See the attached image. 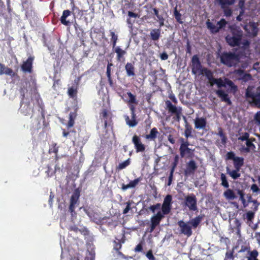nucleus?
Masks as SVG:
<instances>
[{
    "instance_id": "obj_1",
    "label": "nucleus",
    "mask_w": 260,
    "mask_h": 260,
    "mask_svg": "<svg viewBox=\"0 0 260 260\" xmlns=\"http://www.w3.org/2000/svg\"><path fill=\"white\" fill-rule=\"evenodd\" d=\"M172 196L171 194L167 195L161 205V210L158 211L156 214L151 216L150 226L147 230L148 232L152 233L156 226L160 224L161 220L165 217V215L170 213L172 209Z\"/></svg>"
},
{
    "instance_id": "obj_2",
    "label": "nucleus",
    "mask_w": 260,
    "mask_h": 260,
    "mask_svg": "<svg viewBox=\"0 0 260 260\" xmlns=\"http://www.w3.org/2000/svg\"><path fill=\"white\" fill-rule=\"evenodd\" d=\"M245 96L251 106L260 108V85L257 87L248 86L246 89Z\"/></svg>"
},
{
    "instance_id": "obj_3",
    "label": "nucleus",
    "mask_w": 260,
    "mask_h": 260,
    "mask_svg": "<svg viewBox=\"0 0 260 260\" xmlns=\"http://www.w3.org/2000/svg\"><path fill=\"white\" fill-rule=\"evenodd\" d=\"M231 35H228L225 37L226 43L231 47L239 46L241 44L243 32L239 28L232 27Z\"/></svg>"
},
{
    "instance_id": "obj_4",
    "label": "nucleus",
    "mask_w": 260,
    "mask_h": 260,
    "mask_svg": "<svg viewBox=\"0 0 260 260\" xmlns=\"http://www.w3.org/2000/svg\"><path fill=\"white\" fill-rule=\"evenodd\" d=\"M220 58L222 63L229 67H232L236 66L239 61L240 56L235 52H223L220 55Z\"/></svg>"
},
{
    "instance_id": "obj_5",
    "label": "nucleus",
    "mask_w": 260,
    "mask_h": 260,
    "mask_svg": "<svg viewBox=\"0 0 260 260\" xmlns=\"http://www.w3.org/2000/svg\"><path fill=\"white\" fill-rule=\"evenodd\" d=\"M166 109L167 110L171 115L174 116L173 119L174 121L179 122L182 115V108L176 107L172 104L171 101L167 100L165 101Z\"/></svg>"
},
{
    "instance_id": "obj_6",
    "label": "nucleus",
    "mask_w": 260,
    "mask_h": 260,
    "mask_svg": "<svg viewBox=\"0 0 260 260\" xmlns=\"http://www.w3.org/2000/svg\"><path fill=\"white\" fill-rule=\"evenodd\" d=\"M80 196V190L79 188H76L73 191L70 199L69 211L71 214L72 219L76 218L77 216V213L75 211V206L79 202Z\"/></svg>"
},
{
    "instance_id": "obj_7",
    "label": "nucleus",
    "mask_w": 260,
    "mask_h": 260,
    "mask_svg": "<svg viewBox=\"0 0 260 260\" xmlns=\"http://www.w3.org/2000/svg\"><path fill=\"white\" fill-rule=\"evenodd\" d=\"M184 204L191 211L198 210L197 198L193 193H190L184 197Z\"/></svg>"
},
{
    "instance_id": "obj_8",
    "label": "nucleus",
    "mask_w": 260,
    "mask_h": 260,
    "mask_svg": "<svg viewBox=\"0 0 260 260\" xmlns=\"http://www.w3.org/2000/svg\"><path fill=\"white\" fill-rule=\"evenodd\" d=\"M217 2L223 11L224 15L226 17L231 16L233 11L229 6L234 5L236 0H217Z\"/></svg>"
},
{
    "instance_id": "obj_9",
    "label": "nucleus",
    "mask_w": 260,
    "mask_h": 260,
    "mask_svg": "<svg viewBox=\"0 0 260 260\" xmlns=\"http://www.w3.org/2000/svg\"><path fill=\"white\" fill-rule=\"evenodd\" d=\"M191 69L193 75H200V73L202 72V66L197 55H193L191 58Z\"/></svg>"
},
{
    "instance_id": "obj_10",
    "label": "nucleus",
    "mask_w": 260,
    "mask_h": 260,
    "mask_svg": "<svg viewBox=\"0 0 260 260\" xmlns=\"http://www.w3.org/2000/svg\"><path fill=\"white\" fill-rule=\"evenodd\" d=\"M198 169V165L194 160H190L186 164L184 175L186 177L193 175Z\"/></svg>"
},
{
    "instance_id": "obj_11",
    "label": "nucleus",
    "mask_w": 260,
    "mask_h": 260,
    "mask_svg": "<svg viewBox=\"0 0 260 260\" xmlns=\"http://www.w3.org/2000/svg\"><path fill=\"white\" fill-rule=\"evenodd\" d=\"M177 225L180 228V233L187 236L188 237L192 235L191 227L183 220H179Z\"/></svg>"
},
{
    "instance_id": "obj_12",
    "label": "nucleus",
    "mask_w": 260,
    "mask_h": 260,
    "mask_svg": "<svg viewBox=\"0 0 260 260\" xmlns=\"http://www.w3.org/2000/svg\"><path fill=\"white\" fill-rule=\"evenodd\" d=\"M132 142L137 152H143L145 150V146L142 144L140 138L137 135H135L133 137Z\"/></svg>"
},
{
    "instance_id": "obj_13",
    "label": "nucleus",
    "mask_w": 260,
    "mask_h": 260,
    "mask_svg": "<svg viewBox=\"0 0 260 260\" xmlns=\"http://www.w3.org/2000/svg\"><path fill=\"white\" fill-rule=\"evenodd\" d=\"M34 60V57L29 56L26 59V61H24L22 64L21 68L22 71L24 73H31L32 71V62Z\"/></svg>"
},
{
    "instance_id": "obj_14",
    "label": "nucleus",
    "mask_w": 260,
    "mask_h": 260,
    "mask_svg": "<svg viewBox=\"0 0 260 260\" xmlns=\"http://www.w3.org/2000/svg\"><path fill=\"white\" fill-rule=\"evenodd\" d=\"M181 141L183 142L181 143L179 150L180 154L181 157H184L185 156L186 154H190L191 152V149L188 148V146L189 145V142L188 141L184 142V139L181 138L180 139Z\"/></svg>"
},
{
    "instance_id": "obj_15",
    "label": "nucleus",
    "mask_w": 260,
    "mask_h": 260,
    "mask_svg": "<svg viewBox=\"0 0 260 260\" xmlns=\"http://www.w3.org/2000/svg\"><path fill=\"white\" fill-rule=\"evenodd\" d=\"M20 103V112L25 116L30 115L33 111V108L30 106V102L24 103V101H23L22 103L21 102Z\"/></svg>"
},
{
    "instance_id": "obj_16",
    "label": "nucleus",
    "mask_w": 260,
    "mask_h": 260,
    "mask_svg": "<svg viewBox=\"0 0 260 260\" xmlns=\"http://www.w3.org/2000/svg\"><path fill=\"white\" fill-rule=\"evenodd\" d=\"M194 127L197 129H205L207 125L206 117H197L194 119Z\"/></svg>"
},
{
    "instance_id": "obj_17",
    "label": "nucleus",
    "mask_w": 260,
    "mask_h": 260,
    "mask_svg": "<svg viewBox=\"0 0 260 260\" xmlns=\"http://www.w3.org/2000/svg\"><path fill=\"white\" fill-rule=\"evenodd\" d=\"M116 53V60L118 62H123L125 60L124 56L126 54V51L122 49L119 46L113 49Z\"/></svg>"
},
{
    "instance_id": "obj_18",
    "label": "nucleus",
    "mask_w": 260,
    "mask_h": 260,
    "mask_svg": "<svg viewBox=\"0 0 260 260\" xmlns=\"http://www.w3.org/2000/svg\"><path fill=\"white\" fill-rule=\"evenodd\" d=\"M3 74L10 76L11 77H14L17 75V74L13 72L12 69L0 63V75Z\"/></svg>"
},
{
    "instance_id": "obj_19",
    "label": "nucleus",
    "mask_w": 260,
    "mask_h": 260,
    "mask_svg": "<svg viewBox=\"0 0 260 260\" xmlns=\"http://www.w3.org/2000/svg\"><path fill=\"white\" fill-rule=\"evenodd\" d=\"M127 15L128 17L126 19V22L127 23L128 27L131 29H132L133 24L135 22L136 18H139V15L132 11H128Z\"/></svg>"
},
{
    "instance_id": "obj_20",
    "label": "nucleus",
    "mask_w": 260,
    "mask_h": 260,
    "mask_svg": "<svg viewBox=\"0 0 260 260\" xmlns=\"http://www.w3.org/2000/svg\"><path fill=\"white\" fill-rule=\"evenodd\" d=\"M244 28L248 34L253 36L257 35L258 29L256 24L254 22H250L249 24L246 25Z\"/></svg>"
},
{
    "instance_id": "obj_21",
    "label": "nucleus",
    "mask_w": 260,
    "mask_h": 260,
    "mask_svg": "<svg viewBox=\"0 0 260 260\" xmlns=\"http://www.w3.org/2000/svg\"><path fill=\"white\" fill-rule=\"evenodd\" d=\"M224 197L228 200H234L237 198L235 191L232 189L228 188L223 192Z\"/></svg>"
},
{
    "instance_id": "obj_22",
    "label": "nucleus",
    "mask_w": 260,
    "mask_h": 260,
    "mask_svg": "<svg viewBox=\"0 0 260 260\" xmlns=\"http://www.w3.org/2000/svg\"><path fill=\"white\" fill-rule=\"evenodd\" d=\"M217 96L220 98L222 101L226 102L229 105H231L232 102L229 97V95L223 90L219 89L216 91Z\"/></svg>"
},
{
    "instance_id": "obj_23",
    "label": "nucleus",
    "mask_w": 260,
    "mask_h": 260,
    "mask_svg": "<svg viewBox=\"0 0 260 260\" xmlns=\"http://www.w3.org/2000/svg\"><path fill=\"white\" fill-rule=\"evenodd\" d=\"M71 14V12L70 10H64L60 19V22L65 26H70L71 22L69 20H67V18Z\"/></svg>"
},
{
    "instance_id": "obj_24",
    "label": "nucleus",
    "mask_w": 260,
    "mask_h": 260,
    "mask_svg": "<svg viewBox=\"0 0 260 260\" xmlns=\"http://www.w3.org/2000/svg\"><path fill=\"white\" fill-rule=\"evenodd\" d=\"M179 161V156L178 155H176L174 158V161L172 164V167L170 171V175L169 176V183L168 184L170 185L171 183V182L173 179V173L175 170V168L176 167Z\"/></svg>"
},
{
    "instance_id": "obj_25",
    "label": "nucleus",
    "mask_w": 260,
    "mask_h": 260,
    "mask_svg": "<svg viewBox=\"0 0 260 260\" xmlns=\"http://www.w3.org/2000/svg\"><path fill=\"white\" fill-rule=\"evenodd\" d=\"M122 244L121 241L119 240H117V241H114V250H115L117 254V256L119 257H121L122 258H125V255L119 251V250L121 248Z\"/></svg>"
},
{
    "instance_id": "obj_26",
    "label": "nucleus",
    "mask_w": 260,
    "mask_h": 260,
    "mask_svg": "<svg viewBox=\"0 0 260 260\" xmlns=\"http://www.w3.org/2000/svg\"><path fill=\"white\" fill-rule=\"evenodd\" d=\"M240 169L239 168H235V170H231L228 167L226 168V173L229 174L232 179L234 180H236L238 179L241 176V174L240 173Z\"/></svg>"
},
{
    "instance_id": "obj_27",
    "label": "nucleus",
    "mask_w": 260,
    "mask_h": 260,
    "mask_svg": "<svg viewBox=\"0 0 260 260\" xmlns=\"http://www.w3.org/2000/svg\"><path fill=\"white\" fill-rule=\"evenodd\" d=\"M200 75H205L209 80L210 85L214 79L212 72L210 70L206 68H203L202 72L200 73Z\"/></svg>"
},
{
    "instance_id": "obj_28",
    "label": "nucleus",
    "mask_w": 260,
    "mask_h": 260,
    "mask_svg": "<svg viewBox=\"0 0 260 260\" xmlns=\"http://www.w3.org/2000/svg\"><path fill=\"white\" fill-rule=\"evenodd\" d=\"M159 134L157 129L156 127L152 128L149 134L146 135L145 138L149 141H154Z\"/></svg>"
},
{
    "instance_id": "obj_29",
    "label": "nucleus",
    "mask_w": 260,
    "mask_h": 260,
    "mask_svg": "<svg viewBox=\"0 0 260 260\" xmlns=\"http://www.w3.org/2000/svg\"><path fill=\"white\" fill-rule=\"evenodd\" d=\"M125 69L126 72V74L128 77H133L135 76L134 63L127 62L125 66Z\"/></svg>"
},
{
    "instance_id": "obj_30",
    "label": "nucleus",
    "mask_w": 260,
    "mask_h": 260,
    "mask_svg": "<svg viewBox=\"0 0 260 260\" xmlns=\"http://www.w3.org/2000/svg\"><path fill=\"white\" fill-rule=\"evenodd\" d=\"M161 30L159 28L153 29L150 33V37L151 40L153 41H158L160 37Z\"/></svg>"
},
{
    "instance_id": "obj_31",
    "label": "nucleus",
    "mask_w": 260,
    "mask_h": 260,
    "mask_svg": "<svg viewBox=\"0 0 260 260\" xmlns=\"http://www.w3.org/2000/svg\"><path fill=\"white\" fill-rule=\"evenodd\" d=\"M236 72L241 78L245 81H247L251 79V75L250 74L245 73L244 71L242 69L237 70Z\"/></svg>"
},
{
    "instance_id": "obj_32",
    "label": "nucleus",
    "mask_w": 260,
    "mask_h": 260,
    "mask_svg": "<svg viewBox=\"0 0 260 260\" xmlns=\"http://www.w3.org/2000/svg\"><path fill=\"white\" fill-rule=\"evenodd\" d=\"M255 140V139L254 138H251L250 139L246 141V145L247 147L243 148L245 152H249L250 149H253L255 148L254 144L253 143V142Z\"/></svg>"
},
{
    "instance_id": "obj_33",
    "label": "nucleus",
    "mask_w": 260,
    "mask_h": 260,
    "mask_svg": "<svg viewBox=\"0 0 260 260\" xmlns=\"http://www.w3.org/2000/svg\"><path fill=\"white\" fill-rule=\"evenodd\" d=\"M237 191V194L239 196V200L241 201V203L244 207L247 206V203L246 200L244 198L245 193L243 189H236L235 190Z\"/></svg>"
},
{
    "instance_id": "obj_34",
    "label": "nucleus",
    "mask_w": 260,
    "mask_h": 260,
    "mask_svg": "<svg viewBox=\"0 0 260 260\" xmlns=\"http://www.w3.org/2000/svg\"><path fill=\"white\" fill-rule=\"evenodd\" d=\"M77 116L76 112H71L69 115V120L67 124L68 128L73 127L75 123V120Z\"/></svg>"
},
{
    "instance_id": "obj_35",
    "label": "nucleus",
    "mask_w": 260,
    "mask_h": 260,
    "mask_svg": "<svg viewBox=\"0 0 260 260\" xmlns=\"http://www.w3.org/2000/svg\"><path fill=\"white\" fill-rule=\"evenodd\" d=\"M124 119L126 124L128 125L129 127H135L138 123V121L137 119H132V118L130 119L129 116L127 115L124 116Z\"/></svg>"
},
{
    "instance_id": "obj_36",
    "label": "nucleus",
    "mask_w": 260,
    "mask_h": 260,
    "mask_svg": "<svg viewBox=\"0 0 260 260\" xmlns=\"http://www.w3.org/2000/svg\"><path fill=\"white\" fill-rule=\"evenodd\" d=\"M233 163L235 168H239L241 169V168L244 165V158L242 157L237 156L234 160Z\"/></svg>"
},
{
    "instance_id": "obj_37",
    "label": "nucleus",
    "mask_w": 260,
    "mask_h": 260,
    "mask_svg": "<svg viewBox=\"0 0 260 260\" xmlns=\"http://www.w3.org/2000/svg\"><path fill=\"white\" fill-rule=\"evenodd\" d=\"M184 119L185 118L184 117ZM185 120L186 124L185 125V131H184V136L186 138H188V137H191L192 133V127L187 122L186 120Z\"/></svg>"
},
{
    "instance_id": "obj_38",
    "label": "nucleus",
    "mask_w": 260,
    "mask_h": 260,
    "mask_svg": "<svg viewBox=\"0 0 260 260\" xmlns=\"http://www.w3.org/2000/svg\"><path fill=\"white\" fill-rule=\"evenodd\" d=\"M20 96H21V103L24 101L25 99V93L27 92V82H26L25 83V85H23V86H21L19 90Z\"/></svg>"
},
{
    "instance_id": "obj_39",
    "label": "nucleus",
    "mask_w": 260,
    "mask_h": 260,
    "mask_svg": "<svg viewBox=\"0 0 260 260\" xmlns=\"http://www.w3.org/2000/svg\"><path fill=\"white\" fill-rule=\"evenodd\" d=\"M204 215H199L193 219H192L190 221V223L192 226L196 228L200 223L203 218Z\"/></svg>"
},
{
    "instance_id": "obj_40",
    "label": "nucleus",
    "mask_w": 260,
    "mask_h": 260,
    "mask_svg": "<svg viewBox=\"0 0 260 260\" xmlns=\"http://www.w3.org/2000/svg\"><path fill=\"white\" fill-rule=\"evenodd\" d=\"M214 84H216L218 88L225 87V81L224 82L221 78L218 79L214 78L210 86H213Z\"/></svg>"
},
{
    "instance_id": "obj_41",
    "label": "nucleus",
    "mask_w": 260,
    "mask_h": 260,
    "mask_svg": "<svg viewBox=\"0 0 260 260\" xmlns=\"http://www.w3.org/2000/svg\"><path fill=\"white\" fill-rule=\"evenodd\" d=\"M153 10L154 15L157 17V18L158 19L160 27L164 26L165 19H164L163 16L162 15L159 14L158 10L157 8H154L153 9Z\"/></svg>"
},
{
    "instance_id": "obj_42",
    "label": "nucleus",
    "mask_w": 260,
    "mask_h": 260,
    "mask_svg": "<svg viewBox=\"0 0 260 260\" xmlns=\"http://www.w3.org/2000/svg\"><path fill=\"white\" fill-rule=\"evenodd\" d=\"M206 25L207 28L210 30L212 33L215 34L218 32L217 27L215 26L213 23L211 22L209 19L206 21Z\"/></svg>"
},
{
    "instance_id": "obj_43",
    "label": "nucleus",
    "mask_w": 260,
    "mask_h": 260,
    "mask_svg": "<svg viewBox=\"0 0 260 260\" xmlns=\"http://www.w3.org/2000/svg\"><path fill=\"white\" fill-rule=\"evenodd\" d=\"M220 180H221V185L224 187L225 188H228L229 187V183L228 181L227 177L226 175L223 174L221 173L220 175Z\"/></svg>"
},
{
    "instance_id": "obj_44",
    "label": "nucleus",
    "mask_w": 260,
    "mask_h": 260,
    "mask_svg": "<svg viewBox=\"0 0 260 260\" xmlns=\"http://www.w3.org/2000/svg\"><path fill=\"white\" fill-rule=\"evenodd\" d=\"M225 87L229 86L230 87L231 90L234 92H236L237 90V86L235 85L234 82L229 80L226 79L225 80Z\"/></svg>"
},
{
    "instance_id": "obj_45",
    "label": "nucleus",
    "mask_w": 260,
    "mask_h": 260,
    "mask_svg": "<svg viewBox=\"0 0 260 260\" xmlns=\"http://www.w3.org/2000/svg\"><path fill=\"white\" fill-rule=\"evenodd\" d=\"M100 116L102 117L104 119V127L105 128H107L108 125V123L107 120V116H108V111L107 109H104L102 110V111L100 112Z\"/></svg>"
},
{
    "instance_id": "obj_46",
    "label": "nucleus",
    "mask_w": 260,
    "mask_h": 260,
    "mask_svg": "<svg viewBox=\"0 0 260 260\" xmlns=\"http://www.w3.org/2000/svg\"><path fill=\"white\" fill-rule=\"evenodd\" d=\"M110 36L111 37V41L113 49L116 48V43L118 40V36L114 32L110 31Z\"/></svg>"
},
{
    "instance_id": "obj_47",
    "label": "nucleus",
    "mask_w": 260,
    "mask_h": 260,
    "mask_svg": "<svg viewBox=\"0 0 260 260\" xmlns=\"http://www.w3.org/2000/svg\"><path fill=\"white\" fill-rule=\"evenodd\" d=\"M249 256L247 257V260H258L257 258L258 255L257 250L254 249L252 251H249Z\"/></svg>"
},
{
    "instance_id": "obj_48",
    "label": "nucleus",
    "mask_w": 260,
    "mask_h": 260,
    "mask_svg": "<svg viewBox=\"0 0 260 260\" xmlns=\"http://www.w3.org/2000/svg\"><path fill=\"white\" fill-rule=\"evenodd\" d=\"M47 170L45 171V173L47 177H52L55 174L57 170L56 166H55V169L54 170L49 165L47 166Z\"/></svg>"
},
{
    "instance_id": "obj_49",
    "label": "nucleus",
    "mask_w": 260,
    "mask_h": 260,
    "mask_svg": "<svg viewBox=\"0 0 260 260\" xmlns=\"http://www.w3.org/2000/svg\"><path fill=\"white\" fill-rule=\"evenodd\" d=\"M127 94L128 96L129 100L128 101V103L130 105H137L138 104V101L136 99V97L135 95L132 94L131 92H127Z\"/></svg>"
},
{
    "instance_id": "obj_50",
    "label": "nucleus",
    "mask_w": 260,
    "mask_h": 260,
    "mask_svg": "<svg viewBox=\"0 0 260 260\" xmlns=\"http://www.w3.org/2000/svg\"><path fill=\"white\" fill-rule=\"evenodd\" d=\"M77 88L71 87L68 88V94L70 98H74L77 96Z\"/></svg>"
},
{
    "instance_id": "obj_51",
    "label": "nucleus",
    "mask_w": 260,
    "mask_h": 260,
    "mask_svg": "<svg viewBox=\"0 0 260 260\" xmlns=\"http://www.w3.org/2000/svg\"><path fill=\"white\" fill-rule=\"evenodd\" d=\"M234 249H233L232 250L227 251L225 253V257L224 258V260H228V259L233 260L235 258V256L234 255Z\"/></svg>"
},
{
    "instance_id": "obj_52",
    "label": "nucleus",
    "mask_w": 260,
    "mask_h": 260,
    "mask_svg": "<svg viewBox=\"0 0 260 260\" xmlns=\"http://www.w3.org/2000/svg\"><path fill=\"white\" fill-rule=\"evenodd\" d=\"M6 11V7L4 2L2 0H0V17H3L4 18H6L5 16Z\"/></svg>"
},
{
    "instance_id": "obj_53",
    "label": "nucleus",
    "mask_w": 260,
    "mask_h": 260,
    "mask_svg": "<svg viewBox=\"0 0 260 260\" xmlns=\"http://www.w3.org/2000/svg\"><path fill=\"white\" fill-rule=\"evenodd\" d=\"M131 163L130 158H128L127 160L124 161L123 162L120 163L117 166V169L118 170H122L125 168L126 167L129 165Z\"/></svg>"
},
{
    "instance_id": "obj_54",
    "label": "nucleus",
    "mask_w": 260,
    "mask_h": 260,
    "mask_svg": "<svg viewBox=\"0 0 260 260\" xmlns=\"http://www.w3.org/2000/svg\"><path fill=\"white\" fill-rule=\"evenodd\" d=\"M174 16L176 20V21L179 23L180 24H182L183 23L181 20V14L177 11V8H175L174 11Z\"/></svg>"
},
{
    "instance_id": "obj_55",
    "label": "nucleus",
    "mask_w": 260,
    "mask_h": 260,
    "mask_svg": "<svg viewBox=\"0 0 260 260\" xmlns=\"http://www.w3.org/2000/svg\"><path fill=\"white\" fill-rule=\"evenodd\" d=\"M227 24L226 21L223 19L222 18L221 20L217 22V28L218 29V31L219 30L224 27L225 26L226 24Z\"/></svg>"
},
{
    "instance_id": "obj_56",
    "label": "nucleus",
    "mask_w": 260,
    "mask_h": 260,
    "mask_svg": "<svg viewBox=\"0 0 260 260\" xmlns=\"http://www.w3.org/2000/svg\"><path fill=\"white\" fill-rule=\"evenodd\" d=\"M142 178L141 177H139L134 179V180L131 181L129 183V184L131 188L135 187L138 183L141 181Z\"/></svg>"
},
{
    "instance_id": "obj_57",
    "label": "nucleus",
    "mask_w": 260,
    "mask_h": 260,
    "mask_svg": "<svg viewBox=\"0 0 260 260\" xmlns=\"http://www.w3.org/2000/svg\"><path fill=\"white\" fill-rule=\"evenodd\" d=\"M129 108L131 110V117L132 119H137L136 112V108L134 105H129Z\"/></svg>"
},
{
    "instance_id": "obj_58",
    "label": "nucleus",
    "mask_w": 260,
    "mask_h": 260,
    "mask_svg": "<svg viewBox=\"0 0 260 260\" xmlns=\"http://www.w3.org/2000/svg\"><path fill=\"white\" fill-rule=\"evenodd\" d=\"M250 190L253 193L258 194L260 193V188L256 184H252L250 186Z\"/></svg>"
},
{
    "instance_id": "obj_59",
    "label": "nucleus",
    "mask_w": 260,
    "mask_h": 260,
    "mask_svg": "<svg viewBox=\"0 0 260 260\" xmlns=\"http://www.w3.org/2000/svg\"><path fill=\"white\" fill-rule=\"evenodd\" d=\"M249 139H250L249 134L247 132H245V133H243L242 135L238 138V140H241L242 141H246L247 140H248Z\"/></svg>"
},
{
    "instance_id": "obj_60",
    "label": "nucleus",
    "mask_w": 260,
    "mask_h": 260,
    "mask_svg": "<svg viewBox=\"0 0 260 260\" xmlns=\"http://www.w3.org/2000/svg\"><path fill=\"white\" fill-rule=\"evenodd\" d=\"M160 208V204L157 203L155 205L150 206L149 208L153 213H155L156 210L159 209Z\"/></svg>"
},
{
    "instance_id": "obj_61",
    "label": "nucleus",
    "mask_w": 260,
    "mask_h": 260,
    "mask_svg": "<svg viewBox=\"0 0 260 260\" xmlns=\"http://www.w3.org/2000/svg\"><path fill=\"white\" fill-rule=\"evenodd\" d=\"M254 119L255 120V123L260 126V111L257 112L254 117Z\"/></svg>"
},
{
    "instance_id": "obj_62",
    "label": "nucleus",
    "mask_w": 260,
    "mask_h": 260,
    "mask_svg": "<svg viewBox=\"0 0 260 260\" xmlns=\"http://www.w3.org/2000/svg\"><path fill=\"white\" fill-rule=\"evenodd\" d=\"M126 205V207L123 211V214H125L127 213L129 211L132 209L131 208V202L129 201L128 202L125 203Z\"/></svg>"
},
{
    "instance_id": "obj_63",
    "label": "nucleus",
    "mask_w": 260,
    "mask_h": 260,
    "mask_svg": "<svg viewBox=\"0 0 260 260\" xmlns=\"http://www.w3.org/2000/svg\"><path fill=\"white\" fill-rule=\"evenodd\" d=\"M236 157L235 153L232 151L228 152L226 154V158L228 159L233 160L234 161Z\"/></svg>"
},
{
    "instance_id": "obj_64",
    "label": "nucleus",
    "mask_w": 260,
    "mask_h": 260,
    "mask_svg": "<svg viewBox=\"0 0 260 260\" xmlns=\"http://www.w3.org/2000/svg\"><path fill=\"white\" fill-rule=\"evenodd\" d=\"M146 257L149 260H155V257L154 256L152 250H149L146 254Z\"/></svg>"
}]
</instances>
